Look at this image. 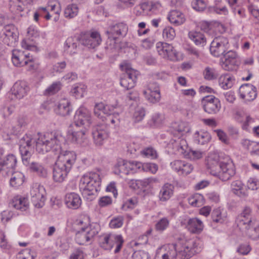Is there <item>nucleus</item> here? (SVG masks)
I'll return each mask as SVG.
<instances>
[{"label":"nucleus","instance_id":"1","mask_svg":"<svg viewBox=\"0 0 259 259\" xmlns=\"http://www.w3.org/2000/svg\"><path fill=\"white\" fill-rule=\"evenodd\" d=\"M34 143L36 150L39 153L44 154L51 150L58 151L60 150V142L58 136L49 133L39 136L37 140L31 135H27L26 142L19 145V148L33 149L32 145Z\"/></svg>","mask_w":259,"mask_h":259},{"label":"nucleus","instance_id":"2","mask_svg":"<svg viewBox=\"0 0 259 259\" xmlns=\"http://www.w3.org/2000/svg\"><path fill=\"white\" fill-rule=\"evenodd\" d=\"M101 179L96 172H90L83 175L80 179L79 189L84 199L91 201L94 200L100 190Z\"/></svg>","mask_w":259,"mask_h":259},{"label":"nucleus","instance_id":"3","mask_svg":"<svg viewBox=\"0 0 259 259\" xmlns=\"http://www.w3.org/2000/svg\"><path fill=\"white\" fill-rule=\"evenodd\" d=\"M73 125L76 127L82 126L83 129L79 131H71V140L73 142L82 144L85 139V135L92 123L90 114H75Z\"/></svg>","mask_w":259,"mask_h":259},{"label":"nucleus","instance_id":"4","mask_svg":"<svg viewBox=\"0 0 259 259\" xmlns=\"http://www.w3.org/2000/svg\"><path fill=\"white\" fill-rule=\"evenodd\" d=\"M190 130L189 123L187 122L183 121H175L172 123L171 127L170 129V133L171 135H174L175 139H172L170 140L171 144H176L178 147L184 150L182 144L186 143V141L184 139H181L180 137L182 136L184 133H188Z\"/></svg>","mask_w":259,"mask_h":259},{"label":"nucleus","instance_id":"5","mask_svg":"<svg viewBox=\"0 0 259 259\" xmlns=\"http://www.w3.org/2000/svg\"><path fill=\"white\" fill-rule=\"evenodd\" d=\"M124 240L121 235L109 234L101 236L99 238V243L100 246L105 250H110L114 244H116L114 253L120 251Z\"/></svg>","mask_w":259,"mask_h":259},{"label":"nucleus","instance_id":"6","mask_svg":"<svg viewBox=\"0 0 259 259\" xmlns=\"http://www.w3.org/2000/svg\"><path fill=\"white\" fill-rule=\"evenodd\" d=\"M201 250V248L197 240L189 239L186 240L181 249L177 251V257L179 259H189Z\"/></svg>","mask_w":259,"mask_h":259},{"label":"nucleus","instance_id":"7","mask_svg":"<svg viewBox=\"0 0 259 259\" xmlns=\"http://www.w3.org/2000/svg\"><path fill=\"white\" fill-rule=\"evenodd\" d=\"M120 67L124 71L120 75V85L126 90L133 88L137 80V71L127 64H121Z\"/></svg>","mask_w":259,"mask_h":259},{"label":"nucleus","instance_id":"8","mask_svg":"<svg viewBox=\"0 0 259 259\" xmlns=\"http://www.w3.org/2000/svg\"><path fill=\"white\" fill-rule=\"evenodd\" d=\"M77 39L81 45L89 49H95L102 41L100 34L97 31L82 32Z\"/></svg>","mask_w":259,"mask_h":259},{"label":"nucleus","instance_id":"9","mask_svg":"<svg viewBox=\"0 0 259 259\" xmlns=\"http://www.w3.org/2000/svg\"><path fill=\"white\" fill-rule=\"evenodd\" d=\"M141 165L140 162L119 159L114 166L115 174L120 175L121 177L134 174L137 168L141 167Z\"/></svg>","mask_w":259,"mask_h":259},{"label":"nucleus","instance_id":"10","mask_svg":"<svg viewBox=\"0 0 259 259\" xmlns=\"http://www.w3.org/2000/svg\"><path fill=\"white\" fill-rule=\"evenodd\" d=\"M17 159L16 156L12 154H6L4 150L0 149V174H7L11 170H14L17 165Z\"/></svg>","mask_w":259,"mask_h":259},{"label":"nucleus","instance_id":"11","mask_svg":"<svg viewBox=\"0 0 259 259\" xmlns=\"http://www.w3.org/2000/svg\"><path fill=\"white\" fill-rule=\"evenodd\" d=\"M235 173V166L231 159L227 157L221 162L220 170L216 177L222 181H227L234 176Z\"/></svg>","mask_w":259,"mask_h":259},{"label":"nucleus","instance_id":"12","mask_svg":"<svg viewBox=\"0 0 259 259\" xmlns=\"http://www.w3.org/2000/svg\"><path fill=\"white\" fill-rule=\"evenodd\" d=\"M229 47L228 40L224 37L215 38L211 42L210 46V52L214 57H219L224 55Z\"/></svg>","mask_w":259,"mask_h":259},{"label":"nucleus","instance_id":"13","mask_svg":"<svg viewBox=\"0 0 259 259\" xmlns=\"http://www.w3.org/2000/svg\"><path fill=\"white\" fill-rule=\"evenodd\" d=\"M128 31V26L123 22H120L111 25L106 31L108 38L113 40L115 42L116 39L119 37H124Z\"/></svg>","mask_w":259,"mask_h":259},{"label":"nucleus","instance_id":"14","mask_svg":"<svg viewBox=\"0 0 259 259\" xmlns=\"http://www.w3.org/2000/svg\"><path fill=\"white\" fill-rule=\"evenodd\" d=\"M45 189L43 186L35 184L30 190L31 201L37 208H41L45 204Z\"/></svg>","mask_w":259,"mask_h":259},{"label":"nucleus","instance_id":"15","mask_svg":"<svg viewBox=\"0 0 259 259\" xmlns=\"http://www.w3.org/2000/svg\"><path fill=\"white\" fill-rule=\"evenodd\" d=\"M252 219V209L248 206H245L242 212L236 217L235 222L239 229H246L249 225L253 224Z\"/></svg>","mask_w":259,"mask_h":259},{"label":"nucleus","instance_id":"16","mask_svg":"<svg viewBox=\"0 0 259 259\" xmlns=\"http://www.w3.org/2000/svg\"><path fill=\"white\" fill-rule=\"evenodd\" d=\"M61 148L58 151L53 152L60 154L58 156L57 162L59 164L61 163L63 166L65 167L69 171H70L73 165L74 164L76 159V155L73 151H66L64 153H61Z\"/></svg>","mask_w":259,"mask_h":259},{"label":"nucleus","instance_id":"17","mask_svg":"<svg viewBox=\"0 0 259 259\" xmlns=\"http://www.w3.org/2000/svg\"><path fill=\"white\" fill-rule=\"evenodd\" d=\"M109 134L108 127L105 124H99L94 127L92 135L96 145H102L104 140L108 138Z\"/></svg>","mask_w":259,"mask_h":259},{"label":"nucleus","instance_id":"18","mask_svg":"<svg viewBox=\"0 0 259 259\" xmlns=\"http://www.w3.org/2000/svg\"><path fill=\"white\" fill-rule=\"evenodd\" d=\"M201 102L204 110L207 113H217L219 111L221 108L219 99L212 95L203 97Z\"/></svg>","mask_w":259,"mask_h":259},{"label":"nucleus","instance_id":"19","mask_svg":"<svg viewBox=\"0 0 259 259\" xmlns=\"http://www.w3.org/2000/svg\"><path fill=\"white\" fill-rule=\"evenodd\" d=\"M239 94L242 99L246 101H252L257 97V89L251 84L245 83L240 86Z\"/></svg>","mask_w":259,"mask_h":259},{"label":"nucleus","instance_id":"20","mask_svg":"<svg viewBox=\"0 0 259 259\" xmlns=\"http://www.w3.org/2000/svg\"><path fill=\"white\" fill-rule=\"evenodd\" d=\"M224 60L222 62V67L226 70L231 71L235 69L239 64V59L234 51H227L224 55Z\"/></svg>","mask_w":259,"mask_h":259},{"label":"nucleus","instance_id":"21","mask_svg":"<svg viewBox=\"0 0 259 259\" xmlns=\"http://www.w3.org/2000/svg\"><path fill=\"white\" fill-rule=\"evenodd\" d=\"M5 37L3 41L8 46H12L18 39V32L17 28L13 24L6 25L3 29Z\"/></svg>","mask_w":259,"mask_h":259},{"label":"nucleus","instance_id":"22","mask_svg":"<svg viewBox=\"0 0 259 259\" xmlns=\"http://www.w3.org/2000/svg\"><path fill=\"white\" fill-rule=\"evenodd\" d=\"M30 53L25 51H21L19 50H13L12 53V61L13 65L16 67H23L26 66L28 61L30 60L28 59L30 56Z\"/></svg>","mask_w":259,"mask_h":259},{"label":"nucleus","instance_id":"23","mask_svg":"<svg viewBox=\"0 0 259 259\" xmlns=\"http://www.w3.org/2000/svg\"><path fill=\"white\" fill-rule=\"evenodd\" d=\"M12 3L10 4V10L16 14L20 16L24 15L25 13H27L29 10L27 6L30 4L32 0H12Z\"/></svg>","mask_w":259,"mask_h":259},{"label":"nucleus","instance_id":"24","mask_svg":"<svg viewBox=\"0 0 259 259\" xmlns=\"http://www.w3.org/2000/svg\"><path fill=\"white\" fill-rule=\"evenodd\" d=\"M221 161L220 156L216 153L210 154L206 159V166L210 170V174L217 176L218 171L220 170Z\"/></svg>","mask_w":259,"mask_h":259},{"label":"nucleus","instance_id":"25","mask_svg":"<svg viewBox=\"0 0 259 259\" xmlns=\"http://www.w3.org/2000/svg\"><path fill=\"white\" fill-rule=\"evenodd\" d=\"M70 171L63 166V165L59 164L56 161L53 167V177L54 181L56 182H62L66 178Z\"/></svg>","mask_w":259,"mask_h":259},{"label":"nucleus","instance_id":"26","mask_svg":"<svg viewBox=\"0 0 259 259\" xmlns=\"http://www.w3.org/2000/svg\"><path fill=\"white\" fill-rule=\"evenodd\" d=\"M11 91L13 95L20 99L27 95L29 88L26 82L19 81L14 83Z\"/></svg>","mask_w":259,"mask_h":259},{"label":"nucleus","instance_id":"27","mask_svg":"<svg viewBox=\"0 0 259 259\" xmlns=\"http://www.w3.org/2000/svg\"><path fill=\"white\" fill-rule=\"evenodd\" d=\"M65 203L69 208L76 209L78 208L81 204V199L78 194L72 192L65 195Z\"/></svg>","mask_w":259,"mask_h":259},{"label":"nucleus","instance_id":"28","mask_svg":"<svg viewBox=\"0 0 259 259\" xmlns=\"http://www.w3.org/2000/svg\"><path fill=\"white\" fill-rule=\"evenodd\" d=\"M177 255L176 245L171 244L162 253L157 252L154 259H177Z\"/></svg>","mask_w":259,"mask_h":259},{"label":"nucleus","instance_id":"29","mask_svg":"<svg viewBox=\"0 0 259 259\" xmlns=\"http://www.w3.org/2000/svg\"><path fill=\"white\" fill-rule=\"evenodd\" d=\"M175 187L169 183H165L161 188L159 198L161 201L168 200L172 195Z\"/></svg>","mask_w":259,"mask_h":259},{"label":"nucleus","instance_id":"30","mask_svg":"<svg viewBox=\"0 0 259 259\" xmlns=\"http://www.w3.org/2000/svg\"><path fill=\"white\" fill-rule=\"evenodd\" d=\"M169 22L176 26H179L183 24L185 20L184 15L178 10L171 11L168 16Z\"/></svg>","mask_w":259,"mask_h":259},{"label":"nucleus","instance_id":"31","mask_svg":"<svg viewBox=\"0 0 259 259\" xmlns=\"http://www.w3.org/2000/svg\"><path fill=\"white\" fill-rule=\"evenodd\" d=\"M188 230L193 233H199L203 228L202 222L196 218H191L189 219L187 224Z\"/></svg>","mask_w":259,"mask_h":259},{"label":"nucleus","instance_id":"32","mask_svg":"<svg viewBox=\"0 0 259 259\" xmlns=\"http://www.w3.org/2000/svg\"><path fill=\"white\" fill-rule=\"evenodd\" d=\"M12 205L17 209L25 211L28 207V199L21 196H16L13 199Z\"/></svg>","mask_w":259,"mask_h":259},{"label":"nucleus","instance_id":"33","mask_svg":"<svg viewBox=\"0 0 259 259\" xmlns=\"http://www.w3.org/2000/svg\"><path fill=\"white\" fill-rule=\"evenodd\" d=\"M189 38L197 46H204L206 42V38L204 34L200 32L190 31L188 33Z\"/></svg>","mask_w":259,"mask_h":259},{"label":"nucleus","instance_id":"34","mask_svg":"<svg viewBox=\"0 0 259 259\" xmlns=\"http://www.w3.org/2000/svg\"><path fill=\"white\" fill-rule=\"evenodd\" d=\"M211 139V136L207 132L197 131L194 135V141L198 144L204 145Z\"/></svg>","mask_w":259,"mask_h":259},{"label":"nucleus","instance_id":"35","mask_svg":"<svg viewBox=\"0 0 259 259\" xmlns=\"http://www.w3.org/2000/svg\"><path fill=\"white\" fill-rule=\"evenodd\" d=\"M24 178V175L21 172H13L10 180V185L14 188H18L23 184Z\"/></svg>","mask_w":259,"mask_h":259},{"label":"nucleus","instance_id":"36","mask_svg":"<svg viewBox=\"0 0 259 259\" xmlns=\"http://www.w3.org/2000/svg\"><path fill=\"white\" fill-rule=\"evenodd\" d=\"M234 82V79L229 74L221 75L219 78V85L224 90L230 89Z\"/></svg>","mask_w":259,"mask_h":259},{"label":"nucleus","instance_id":"37","mask_svg":"<svg viewBox=\"0 0 259 259\" xmlns=\"http://www.w3.org/2000/svg\"><path fill=\"white\" fill-rule=\"evenodd\" d=\"M163 58L168 59L172 61L178 60V53L172 45L167 43Z\"/></svg>","mask_w":259,"mask_h":259},{"label":"nucleus","instance_id":"38","mask_svg":"<svg viewBox=\"0 0 259 259\" xmlns=\"http://www.w3.org/2000/svg\"><path fill=\"white\" fill-rule=\"evenodd\" d=\"M244 232L246 235L253 240H256L259 238V226H254L253 224L249 225L246 229H241Z\"/></svg>","mask_w":259,"mask_h":259},{"label":"nucleus","instance_id":"39","mask_svg":"<svg viewBox=\"0 0 259 259\" xmlns=\"http://www.w3.org/2000/svg\"><path fill=\"white\" fill-rule=\"evenodd\" d=\"M19 151L23 163L26 166H28L31 162L33 149H26L22 147L19 148Z\"/></svg>","mask_w":259,"mask_h":259},{"label":"nucleus","instance_id":"40","mask_svg":"<svg viewBox=\"0 0 259 259\" xmlns=\"http://www.w3.org/2000/svg\"><path fill=\"white\" fill-rule=\"evenodd\" d=\"M28 166L31 171L36 172L39 176L47 177V171L40 163L31 161Z\"/></svg>","mask_w":259,"mask_h":259},{"label":"nucleus","instance_id":"41","mask_svg":"<svg viewBox=\"0 0 259 259\" xmlns=\"http://www.w3.org/2000/svg\"><path fill=\"white\" fill-rule=\"evenodd\" d=\"M75 240L79 245H84L90 240L84 228H82L76 233Z\"/></svg>","mask_w":259,"mask_h":259},{"label":"nucleus","instance_id":"42","mask_svg":"<svg viewBox=\"0 0 259 259\" xmlns=\"http://www.w3.org/2000/svg\"><path fill=\"white\" fill-rule=\"evenodd\" d=\"M115 106L105 105L103 102L96 103L94 107V113L102 112L103 113H108L109 112H112Z\"/></svg>","mask_w":259,"mask_h":259},{"label":"nucleus","instance_id":"43","mask_svg":"<svg viewBox=\"0 0 259 259\" xmlns=\"http://www.w3.org/2000/svg\"><path fill=\"white\" fill-rule=\"evenodd\" d=\"M78 12L77 6L76 4H70L64 10V16L67 18H72L77 15Z\"/></svg>","mask_w":259,"mask_h":259},{"label":"nucleus","instance_id":"44","mask_svg":"<svg viewBox=\"0 0 259 259\" xmlns=\"http://www.w3.org/2000/svg\"><path fill=\"white\" fill-rule=\"evenodd\" d=\"M84 228L90 240L97 235L100 230V226L97 223H93Z\"/></svg>","mask_w":259,"mask_h":259},{"label":"nucleus","instance_id":"45","mask_svg":"<svg viewBox=\"0 0 259 259\" xmlns=\"http://www.w3.org/2000/svg\"><path fill=\"white\" fill-rule=\"evenodd\" d=\"M203 75L205 79L212 80L218 78L219 74L214 68L206 67L205 68Z\"/></svg>","mask_w":259,"mask_h":259},{"label":"nucleus","instance_id":"46","mask_svg":"<svg viewBox=\"0 0 259 259\" xmlns=\"http://www.w3.org/2000/svg\"><path fill=\"white\" fill-rule=\"evenodd\" d=\"M62 84L60 81L53 82L47 89H46L44 95L45 96L53 95L58 93L61 89Z\"/></svg>","mask_w":259,"mask_h":259},{"label":"nucleus","instance_id":"47","mask_svg":"<svg viewBox=\"0 0 259 259\" xmlns=\"http://www.w3.org/2000/svg\"><path fill=\"white\" fill-rule=\"evenodd\" d=\"M87 87L83 84H76L71 89V93L76 98H82L85 92Z\"/></svg>","mask_w":259,"mask_h":259},{"label":"nucleus","instance_id":"48","mask_svg":"<svg viewBox=\"0 0 259 259\" xmlns=\"http://www.w3.org/2000/svg\"><path fill=\"white\" fill-rule=\"evenodd\" d=\"M58 108L60 112L65 113H69L72 111L70 102L66 99H63L60 101Z\"/></svg>","mask_w":259,"mask_h":259},{"label":"nucleus","instance_id":"49","mask_svg":"<svg viewBox=\"0 0 259 259\" xmlns=\"http://www.w3.org/2000/svg\"><path fill=\"white\" fill-rule=\"evenodd\" d=\"M138 201L137 197H134L125 201L122 205V209L127 211L135 208L138 205Z\"/></svg>","mask_w":259,"mask_h":259},{"label":"nucleus","instance_id":"50","mask_svg":"<svg viewBox=\"0 0 259 259\" xmlns=\"http://www.w3.org/2000/svg\"><path fill=\"white\" fill-rule=\"evenodd\" d=\"M141 154L144 157L154 159L157 157L156 151L152 147L145 148L141 151Z\"/></svg>","mask_w":259,"mask_h":259},{"label":"nucleus","instance_id":"51","mask_svg":"<svg viewBox=\"0 0 259 259\" xmlns=\"http://www.w3.org/2000/svg\"><path fill=\"white\" fill-rule=\"evenodd\" d=\"M189 203L193 206L199 207L204 203V198L202 195L196 194L189 199Z\"/></svg>","mask_w":259,"mask_h":259},{"label":"nucleus","instance_id":"52","mask_svg":"<svg viewBox=\"0 0 259 259\" xmlns=\"http://www.w3.org/2000/svg\"><path fill=\"white\" fill-rule=\"evenodd\" d=\"M169 222L166 218H163L158 221L155 224V229L157 231L162 232L169 226Z\"/></svg>","mask_w":259,"mask_h":259},{"label":"nucleus","instance_id":"53","mask_svg":"<svg viewBox=\"0 0 259 259\" xmlns=\"http://www.w3.org/2000/svg\"><path fill=\"white\" fill-rule=\"evenodd\" d=\"M28 57V59L30 60L27 61L26 65L28 66L27 70L31 72L36 71L39 67V64L38 63L36 59L33 58L32 55H30Z\"/></svg>","mask_w":259,"mask_h":259},{"label":"nucleus","instance_id":"54","mask_svg":"<svg viewBox=\"0 0 259 259\" xmlns=\"http://www.w3.org/2000/svg\"><path fill=\"white\" fill-rule=\"evenodd\" d=\"M235 119L238 122L243 123L242 127L243 130H246L248 126V123L252 120V118L247 116L244 117L242 114H236Z\"/></svg>","mask_w":259,"mask_h":259},{"label":"nucleus","instance_id":"55","mask_svg":"<svg viewBox=\"0 0 259 259\" xmlns=\"http://www.w3.org/2000/svg\"><path fill=\"white\" fill-rule=\"evenodd\" d=\"M164 119V114H153L149 124L151 125L158 126L163 123Z\"/></svg>","mask_w":259,"mask_h":259},{"label":"nucleus","instance_id":"56","mask_svg":"<svg viewBox=\"0 0 259 259\" xmlns=\"http://www.w3.org/2000/svg\"><path fill=\"white\" fill-rule=\"evenodd\" d=\"M192 6L196 11L202 12L205 9L207 4L203 0H194L192 2Z\"/></svg>","mask_w":259,"mask_h":259},{"label":"nucleus","instance_id":"57","mask_svg":"<svg viewBox=\"0 0 259 259\" xmlns=\"http://www.w3.org/2000/svg\"><path fill=\"white\" fill-rule=\"evenodd\" d=\"M163 36L168 40L174 39L176 36L175 29L170 26L166 27L163 30Z\"/></svg>","mask_w":259,"mask_h":259},{"label":"nucleus","instance_id":"58","mask_svg":"<svg viewBox=\"0 0 259 259\" xmlns=\"http://www.w3.org/2000/svg\"><path fill=\"white\" fill-rule=\"evenodd\" d=\"M211 218L212 221L214 223L222 224L224 221L221 210L219 208L213 209L211 213Z\"/></svg>","mask_w":259,"mask_h":259},{"label":"nucleus","instance_id":"59","mask_svg":"<svg viewBox=\"0 0 259 259\" xmlns=\"http://www.w3.org/2000/svg\"><path fill=\"white\" fill-rule=\"evenodd\" d=\"M35 253L32 252L31 253V250L28 248H26L21 250L18 255V258L19 259H34Z\"/></svg>","mask_w":259,"mask_h":259},{"label":"nucleus","instance_id":"60","mask_svg":"<svg viewBox=\"0 0 259 259\" xmlns=\"http://www.w3.org/2000/svg\"><path fill=\"white\" fill-rule=\"evenodd\" d=\"M251 247L248 243L240 244L237 248V252L242 255H247L251 250Z\"/></svg>","mask_w":259,"mask_h":259},{"label":"nucleus","instance_id":"61","mask_svg":"<svg viewBox=\"0 0 259 259\" xmlns=\"http://www.w3.org/2000/svg\"><path fill=\"white\" fill-rule=\"evenodd\" d=\"M141 166L144 171H149L154 174L157 172L158 169V165L154 163H145L143 164H141Z\"/></svg>","mask_w":259,"mask_h":259},{"label":"nucleus","instance_id":"62","mask_svg":"<svg viewBox=\"0 0 259 259\" xmlns=\"http://www.w3.org/2000/svg\"><path fill=\"white\" fill-rule=\"evenodd\" d=\"M144 94L146 99L152 103L158 102L161 98L160 93L159 92Z\"/></svg>","mask_w":259,"mask_h":259},{"label":"nucleus","instance_id":"63","mask_svg":"<svg viewBox=\"0 0 259 259\" xmlns=\"http://www.w3.org/2000/svg\"><path fill=\"white\" fill-rule=\"evenodd\" d=\"M112 203V199L108 196H102L98 200V205L100 207H105L110 206Z\"/></svg>","mask_w":259,"mask_h":259},{"label":"nucleus","instance_id":"64","mask_svg":"<svg viewBox=\"0 0 259 259\" xmlns=\"http://www.w3.org/2000/svg\"><path fill=\"white\" fill-rule=\"evenodd\" d=\"M149 258L148 253L141 250L135 251L132 255L133 259H149Z\"/></svg>","mask_w":259,"mask_h":259}]
</instances>
